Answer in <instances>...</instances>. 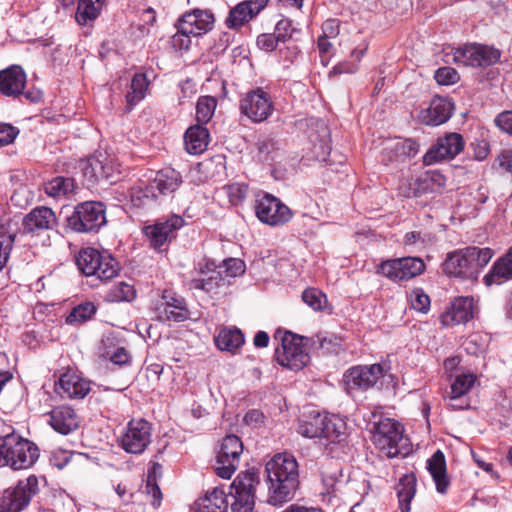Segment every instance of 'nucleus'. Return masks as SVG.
Instances as JSON below:
<instances>
[{"mask_svg": "<svg viewBox=\"0 0 512 512\" xmlns=\"http://www.w3.org/2000/svg\"><path fill=\"white\" fill-rule=\"evenodd\" d=\"M268 496L273 506L292 500L299 488V465L296 458L287 452L277 453L265 464Z\"/></svg>", "mask_w": 512, "mask_h": 512, "instance_id": "obj_1", "label": "nucleus"}, {"mask_svg": "<svg viewBox=\"0 0 512 512\" xmlns=\"http://www.w3.org/2000/svg\"><path fill=\"white\" fill-rule=\"evenodd\" d=\"M493 256L490 248L466 247L449 252L443 262V271L448 276L475 280Z\"/></svg>", "mask_w": 512, "mask_h": 512, "instance_id": "obj_2", "label": "nucleus"}, {"mask_svg": "<svg viewBox=\"0 0 512 512\" xmlns=\"http://www.w3.org/2000/svg\"><path fill=\"white\" fill-rule=\"evenodd\" d=\"M66 222L67 227L77 233L97 232L106 224L105 206L97 201L79 203Z\"/></svg>", "mask_w": 512, "mask_h": 512, "instance_id": "obj_3", "label": "nucleus"}, {"mask_svg": "<svg viewBox=\"0 0 512 512\" xmlns=\"http://www.w3.org/2000/svg\"><path fill=\"white\" fill-rule=\"evenodd\" d=\"M384 375L381 364L356 365L344 372L342 384L349 395H355L373 388Z\"/></svg>", "mask_w": 512, "mask_h": 512, "instance_id": "obj_4", "label": "nucleus"}, {"mask_svg": "<svg viewBox=\"0 0 512 512\" xmlns=\"http://www.w3.org/2000/svg\"><path fill=\"white\" fill-rule=\"evenodd\" d=\"M39 492V482L35 475L21 479L4 491L0 498V512H20L28 507L32 498Z\"/></svg>", "mask_w": 512, "mask_h": 512, "instance_id": "obj_5", "label": "nucleus"}, {"mask_svg": "<svg viewBox=\"0 0 512 512\" xmlns=\"http://www.w3.org/2000/svg\"><path fill=\"white\" fill-rule=\"evenodd\" d=\"M7 467L12 470L31 468L38 460L40 452L38 446L14 433L7 435Z\"/></svg>", "mask_w": 512, "mask_h": 512, "instance_id": "obj_6", "label": "nucleus"}, {"mask_svg": "<svg viewBox=\"0 0 512 512\" xmlns=\"http://www.w3.org/2000/svg\"><path fill=\"white\" fill-rule=\"evenodd\" d=\"M239 110L251 122L258 124L268 120L275 106L270 93L262 88H256L240 99Z\"/></svg>", "mask_w": 512, "mask_h": 512, "instance_id": "obj_7", "label": "nucleus"}, {"mask_svg": "<svg viewBox=\"0 0 512 512\" xmlns=\"http://www.w3.org/2000/svg\"><path fill=\"white\" fill-rule=\"evenodd\" d=\"M303 337L290 332L285 333L281 340V348L275 351L277 362L290 370H301L310 362V355L303 344Z\"/></svg>", "mask_w": 512, "mask_h": 512, "instance_id": "obj_8", "label": "nucleus"}, {"mask_svg": "<svg viewBox=\"0 0 512 512\" xmlns=\"http://www.w3.org/2000/svg\"><path fill=\"white\" fill-rule=\"evenodd\" d=\"M372 441L386 457H396L403 441V426L393 419H382L375 425Z\"/></svg>", "mask_w": 512, "mask_h": 512, "instance_id": "obj_9", "label": "nucleus"}, {"mask_svg": "<svg viewBox=\"0 0 512 512\" xmlns=\"http://www.w3.org/2000/svg\"><path fill=\"white\" fill-rule=\"evenodd\" d=\"M259 483L255 472L239 474L230 486L229 494L233 498L232 512H251L254 507L255 487Z\"/></svg>", "mask_w": 512, "mask_h": 512, "instance_id": "obj_10", "label": "nucleus"}, {"mask_svg": "<svg viewBox=\"0 0 512 512\" xmlns=\"http://www.w3.org/2000/svg\"><path fill=\"white\" fill-rule=\"evenodd\" d=\"M152 427L145 419H132L119 437L121 448L130 454H141L151 443Z\"/></svg>", "mask_w": 512, "mask_h": 512, "instance_id": "obj_11", "label": "nucleus"}, {"mask_svg": "<svg viewBox=\"0 0 512 512\" xmlns=\"http://www.w3.org/2000/svg\"><path fill=\"white\" fill-rule=\"evenodd\" d=\"M243 443L236 435H227L222 439L216 460V474L223 479H230L238 468Z\"/></svg>", "mask_w": 512, "mask_h": 512, "instance_id": "obj_12", "label": "nucleus"}, {"mask_svg": "<svg viewBox=\"0 0 512 512\" xmlns=\"http://www.w3.org/2000/svg\"><path fill=\"white\" fill-rule=\"evenodd\" d=\"M255 213L264 224L280 226L289 222L293 216L288 206L272 194H264L256 200Z\"/></svg>", "mask_w": 512, "mask_h": 512, "instance_id": "obj_13", "label": "nucleus"}, {"mask_svg": "<svg viewBox=\"0 0 512 512\" xmlns=\"http://www.w3.org/2000/svg\"><path fill=\"white\" fill-rule=\"evenodd\" d=\"M184 225L181 216L172 215L167 219H159L154 224L145 226L143 233L149 240L150 246L160 250L167 242L175 238L176 231Z\"/></svg>", "mask_w": 512, "mask_h": 512, "instance_id": "obj_14", "label": "nucleus"}, {"mask_svg": "<svg viewBox=\"0 0 512 512\" xmlns=\"http://www.w3.org/2000/svg\"><path fill=\"white\" fill-rule=\"evenodd\" d=\"M83 176L89 185H94L101 180L113 181L116 166L104 153H98L80 162Z\"/></svg>", "mask_w": 512, "mask_h": 512, "instance_id": "obj_15", "label": "nucleus"}, {"mask_svg": "<svg viewBox=\"0 0 512 512\" xmlns=\"http://www.w3.org/2000/svg\"><path fill=\"white\" fill-rule=\"evenodd\" d=\"M156 313L159 320L168 322H183L190 317L185 299L168 290L163 292Z\"/></svg>", "mask_w": 512, "mask_h": 512, "instance_id": "obj_16", "label": "nucleus"}, {"mask_svg": "<svg viewBox=\"0 0 512 512\" xmlns=\"http://www.w3.org/2000/svg\"><path fill=\"white\" fill-rule=\"evenodd\" d=\"M464 148L463 137L458 133H449L439 138L423 156L425 165H432L436 162L453 159Z\"/></svg>", "mask_w": 512, "mask_h": 512, "instance_id": "obj_17", "label": "nucleus"}, {"mask_svg": "<svg viewBox=\"0 0 512 512\" xmlns=\"http://www.w3.org/2000/svg\"><path fill=\"white\" fill-rule=\"evenodd\" d=\"M90 390V381L70 370L62 374L55 383V391L62 398L83 399Z\"/></svg>", "mask_w": 512, "mask_h": 512, "instance_id": "obj_18", "label": "nucleus"}, {"mask_svg": "<svg viewBox=\"0 0 512 512\" xmlns=\"http://www.w3.org/2000/svg\"><path fill=\"white\" fill-rule=\"evenodd\" d=\"M453 110L454 104L450 99L436 96L426 109L420 111L419 120L426 125L438 126L450 119Z\"/></svg>", "mask_w": 512, "mask_h": 512, "instance_id": "obj_19", "label": "nucleus"}, {"mask_svg": "<svg viewBox=\"0 0 512 512\" xmlns=\"http://www.w3.org/2000/svg\"><path fill=\"white\" fill-rule=\"evenodd\" d=\"M268 3V0H245L237 4L229 12L226 25L231 29H237L249 22L260 13Z\"/></svg>", "mask_w": 512, "mask_h": 512, "instance_id": "obj_20", "label": "nucleus"}, {"mask_svg": "<svg viewBox=\"0 0 512 512\" xmlns=\"http://www.w3.org/2000/svg\"><path fill=\"white\" fill-rule=\"evenodd\" d=\"M48 415L49 424L60 434L68 435L79 427L80 418L70 406H57L53 408Z\"/></svg>", "mask_w": 512, "mask_h": 512, "instance_id": "obj_21", "label": "nucleus"}, {"mask_svg": "<svg viewBox=\"0 0 512 512\" xmlns=\"http://www.w3.org/2000/svg\"><path fill=\"white\" fill-rule=\"evenodd\" d=\"M56 224V215L51 208L46 206L32 209L22 222L24 233H38L52 229Z\"/></svg>", "mask_w": 512, "mask_h": 512, "instance_id": "obj_22", "label": "nucleus"}, {"mask_svg": "<svg viewBox=\"0 0 512 512\" xmlns=\"http://www.w3.org/2000/svg\"><path fill=\"white\" fill-rule=\"evenodd\" d=\"M473 317V298L458 297L451 306L440 316L444 326L459 325L468 322Z\"/></svg>", "mask_w": 512, "mask_h": 512, "instance_id": "obj_23", "label": "nucleus"}, {"mask_svg": "<svg viewBox=\"0 0 512 512\" xmlns=\"http://www.w3.org/2000/svg\"><path fill=\"white\" fill-rule=\"evenodd\" d=\"M26 85V74L18 65L0 71V92L7 97H18Z\"/></svg>", "mask_w": 512, "mask_h": 512, "instance_id": "obj_24", "label": "nucleus"}, {"mask_svg": "<svg viewBox=\"0 0 512 512\" xmlns=\"http://www.w3.org/2000/svg\"><path fill=\"white\" fill-rule=\"evenodd\" d=\"M213 22L212 13L195 9L184 14L178 24H180V29H183L184 33H192L193 36H198L211 30Z\"/></svg>", "mask_w": 512, "mask_h": 512, "instance_id": "obj_25", "label": "nucleus"}, {"mask_svg": "<svg viewBox=\"0 0 512 512\" xmlns=\"http://www.w3.org/2000/svg\"><path fill=\"white\" fill-rule=\"evenodd\" d=\"M419 152L417 141L408 139H394L388 141L383 148L384 160L388 162H401L407 158L414 157Z\"/></svg>", "mask_w": 512, "mask_h": 512, "instance_id": "obj_26", "label": "nucleus"}, {"mask_svg": "<svg viewBox=\"0 0 512 512\" xmlns=\"http://www.w3.org/2000/svg\"><path fill=\"white\" fill-rule=\"evenodd\" d=\"M159 200L173 194L182 184L181 174L173 168L167 167L157 171L150 181Z\"/></svg>", "mask_w": 512, "mask_h": 512, "instance_id": "obj_27", "label": "nucleus"}, {"mask_svg": "<svg viewBox=\"0 0 512 512\" xmlns=\"http://www.w3.org/2000/svg\"><path fill=\"white\" fill-rule=\"evenodd\" d=\"M206 269L209 275L193 278L189 282V288L191 290H203L212 296L217 295L219 288L227 285L229 282L222 275V271L217 270L214 262H207Z\"/></svg>", "mask_w": 512, "mask_h": 512, "instance_id": "obj_28", "label": "nucleus"}, {"mask_svg": "<svg viewBox=\"0 0 512 512\" xmlns=\"http://www.w3.org/2000/svg\"><path fill=\"white\" fill-rule=\"evenodd\" d=\"M427 469L435 482L437 492L445 494L450 480L447 475L445 456L441 450H437L428 459Z\"/></svg>", "mask_w": 512, "mask_h": 512, "instance_id": "obj_29", "label": "nucleus"}, {"mask_svg": "<svg viewBox=\"0 0 512 512\" xmlns=\"http://www.w3.org/2000/svg\"><path fill=\"white\" fill-rule=\"evenodd\" d=\"M512 279V247L507 254L499 258L484 277L487 286L501 285Z\"/></svg>", "mask_w": 512, "mask_h": 512, "instance_id": "obj_30", "label": "nucleus"}, {"mask_svg": "<svg viewBox=\"0 0 512 512\" xmlns=\"http://www.w3.org/2000/svg\"><path fill=\"white\" fill-rule=\"evenodd\" d=\"M209 143V132L203 125L197 124L187 129L184 135L186 151L192 155L203 153Z\"/></svg>", "mask_w": 512, "mask_h": 512, "instance_id": "obj_31", "label": "nucleus"}, {"mask_svg": "<svg viewBox=\"0 0 512 512\" xmlns=\"http://www.w3.org/2000/svg\"><path fill=\"white\" fill-rule=\"evenodd\" d=\"M446 177L438 170H428L417 179L419 194H440L446 186Z\"/></svg>", "mask_w": 512, "mask_h": 512, "instance_id": "obj_32", "label": "nucleus"}, {"mask_svg": "<svg viewBox=\"0 0 512 512\" xmlns=\"http://www.w3.org/2000/svg\"><path fill=\"white\" fill-rule=\"evenodd\" d=\"M401 512H410V503L416 493V477L413 473L405 474L396 486Z\"/></svg>", "mask_w": 512, "mask_h": 512, "instance_id": "obj_33", "label": "nucleus"}, {"mask_svg": "<svg viewBox=\"0 0 512 512\" xmlns=\"http://www.w3.org/2000/svg\"><path fill=\"white\" fill-rule=\"evenodd\" d=\"M215 343L220 350L234 353L244 344V335L236 327H225L215 337Z\"/></svg>", "mask_w": 512, "mask_h": 512, "instance_id": "obj_34", "label": "nucleus"}, {"mask_svg": "<svg viewBox=\"0 0 512 512\" xmlns=\"http://www.w3.org/2000/svg\"><path fill=\"white\" fill-rule=\"evenodd\" d=\"M105 0H78L75 20L79 25L93 23L101 13Z\"/></svg>", "mask_w": 512, "mask_h": 512, "instance_id": "obj_35", "label": "nucleus"}, {"mask_svg": "<svg viewBox=\"0 0 512 512\" xmlns=\"http://www.w3.org/2000/svg\"><path fill=\"white\" fill-rule=\"evenodd\" d=\"M95 270L91 276L107 281L118 275L120 266L118 261L110 254L100 253L99 263L95 265Z\"/></svg>", "mask_w": 512, "mask_h": 512, "instance_id": "obj_36", "label": "nucleus"}, {"mask_svg": "<svg viewBox=\"0 0 512 512\" xmlns=\"http://www.w3.org/2000/svg\"><path fill=\"white\" fill-rule=\"evenodd\" d=\"M130 200L133 206L138 208L150 207L153 204L159 202V198L156 195V192L152 188L151 183L149 182L144 187L135 186L130 189Z\"/></svg>", "mask_w": 512, "mask_h": 512, "instance_id": "obj_37", "label": "nucleus"}, {"mask_svg": "<svg viewBox=\"0 0 512 512\" xmlns=\"http://www.w3.org/2000/svg\"><path fill=\"white\" fill-rule=\"evenodd\" d=\"M136 294L134 285L121 281L106 292L104 299L109 303L131 302L136 298Z\"/></svg>", "mask_w": 512, "mask_h": 512, "instance_id": "obj_38", "label": "nucleus"}, {"mask_svg": "<svg viewBox=\"0 0 512 512\" xmlns=\"http://www.w3.org/2000/svg\"><path fill=\"white\" fill-rule=\"evenodd\" d=\"M100 253L97 249L90 247L79 251L76 257V265L85 276H90L96 271L95 265L99 263Z\"/></svg>", "mask_w": 512, "mask_h": 512, "instance_id": "obj_39", "label": "nucleus"}, {"mask_svg": "<svg viewBox=\"0 0 512 512\" xmlns=\"http://www.w3.org/2000/svg\"><path fill=\"white\" fill-rule=\"evenodd\" d=\"M149 82L145 74H135L131 81L130 91L126 95L129 110L145 97Z\"/></svg>", "mask_w": 512, "mask_h": 512, "instance_id": "obj_40", "label": "nucleus"}, {"mask_svg": "<svg viewBox=\"0 0 512 512\" xmlns=\"http://www.w3.org/2000/svg\"><path fill=\"white\" fill-rule=\"evenodd\" d=\"M97 307L92 302H83L75 306L66 316V323L81 325L90 320L96 313Z\"/></svg>", "mask_w": 512, "mask_h": 512, "instance_id": "obj_41", "label": "nucleus"}, {"mask_svg": "<svg viewBox=\"0 0 512 512\" xmlns=\"http://www.w3.org/2000/svg\"><path fill=\"white\" fill-rule=\"evenodd\" d=\"M323 417V425L321 427V438H325L331 442L339 439V437L344 433L345 423L342 419L335 416H326Z\"/></svg>", "mask_w": 512, "mask_h": 512, "instance_id": "obj_42", "label": "nucleus"}, {"mask_svg": "<svg viewBox=\"0 0 512 512\" xmlns=\"http://www.w3.org/2000/svg\"><path fill=\"white\" fill-rule=\"evenodd\" d=\"M323 417L319 413L310 414L307 419L298 425V433L306 438H321Z\"/></svg>", "mask_w": 512, "mask_h": 512, "instance_id": "obj_43", "label": "nucleus"}, {"mask_svg": "<svg viewBox=\"0 0 512 512\" xmlns=\"http://www.w3.org/2000/svg\"><path fill=\"white\" fill-rule=\"evenodd\" d=\"M217 101L212 96H201L196 104V120L200 125L206 124L214 115Z\"/></svg>", "mask_w": 512, "mask_h": 512, "instance_id": "obj_44", "label": "nucleus"}, {"mask_svg": "<svg viewBox=\"0 0 512 512\" xmlns=\"http://www.w3.org/2000/svg\"><path fill=\"white\" fill-rule=\"evenodd\" d=\"M401 276L403 281L412 279L421 274L425 269L424 262L417 257L399 258Z\"/></svg>", "mask_w": 512, "mask_h": 512, "instance_id": "obj_45", "label": "nucleus"}, {"mask_svg": "<svg viewBox=\"0 0 512 512\" xmlns=\"http://www.w3.org/2000/svg\"><path fill=\"white\" fill-rule=\"evenodd\" d=\"M478 53L476 44L464 45L454 51L452 60L458 65L477 67L475 62L478 61Z\"/></svg>", "mask_w": 512, "mask_h": 512, "instance_id": "obj_46", "label": "nucleus"}, {"mask_svg": "<svg viewBox=\"0 0 512 512\" xmlns=\"http://www.w3.org/2000/svg\"><path fill=\"white\" fill-rule=\"evenodd\" d=\"M74 189V180L65 177H56L45 186V192L52 197L65 196Z\"/></svg>", "mask_w": 512, "mask_h": 512, "instance_id": "obj_47", "label": "nucleus"}, {"mask_svg": "<svg viewBox=\"0 0 512 512\" xmlns=\"http://www.w3.org/2000/svg\"><path fill=\"white\" fill-rule=\"evenodd\" d=\"M476 49L479 52L477 54L478 61L475 62L476 66L478 67H487L493 65L500 59L501 53L494 47L476 44Z\"/></svg>", "mask_w": 512, "mask_h": 512, "instance_id": "obj_48", "label": "nucleus"}, {"mask_svg": "<svg viewBox=\"0 0 512 512\" xmlns=\"http://www.w3.org/2000/svg\"><path fill=\"white\" fill-rule=\"evenodd\" d=\"M14 240L15 236L10 234L3 225H0V271L9 259Z\"/></svg>", "mask_w": 512, "mask_h": 512, "instance_id": "obj_49", "label": "nucleus"}, {"mask_svg": "<svg viewBox=\"0 0 512 512\" xmlns=\"http://www.w3.org/2000/svg\"><path fill=\"white\" fill-rule=\"evenodd\" d=\"M399 258L382 261L376 269L377 274H381L392 281H403L401 268L398 265Z\"/></svg>", "mask_w": 512, "mask_h": 512, "instance_id": "obj_50", "label": "nucleus"}, {"mask_svg": "<svg viewBox=\"0 0 512 512\" xmlns=\"http://www.w3.org/2000/svg\"><path fill=\"white\" fill-rule=\"evenodd\" d=\"M287 34L282 33H264L257 37V46L264 51L271 52L275 50L279 42H285Z\"/></svg>", "mask_w": 512, "mask_h": 512, "instance_id": "obj_51", "label": "nucleus"}, {"mask_svg": "<svg viewBox=\"0 0 512 512\" xmlns=\"http://www.w3.org/2000/svg\"><path fill=\"white\" fill-rule=\"evenodd\" d=\"M217 270L222 271V275L227 278H234L245 272V263L238 258H229L223 262V265L216 266Z\"/></svg>", "mask_w": 512, "mask_h": 512, "instance_id": "obj_52", "label": "nucleus"}, {"mask_svg": "<svg viewBox=\"0 0 512 512\" xmlns=\"http://www.w3.org/2000/svg\"><path fill=\"white\" fill-rule=\"evenodd\" d=\"M302 300L313 310H322L327 302L325 294L315 288H308L302 293Z\"/></svg>", "mask_w": 512, "mask_h": 512, "instance_id": "obj_53", "label": "nucleus"}, {"mask_svg": "<svg viewBox=\"0 0 512 512\" xmlns=\"http://www.w3.org/2000/svg\"><path fill=\"white\" fill-rule=\"evenodd\" d=\"M224 190L232 205H238L244 201L248 193V185L245 183H231Z\"/></svg>", "mask_w": 512, "mask_h": 512, "instance_id": "obj_54", "label": "nucleus"}, {"mask_svg": "<svg viewBox=\"0 0 512 512\" xmlns=\"http://www.w3.org/2000/svg\"><path fill=\"white\" fill-rule=\"evenodd\" d=\"M475 381L476 377L473 374L458 375L451 385L450 392L467 396L468 392L474 386Z\"/></svg>", "mask_w": 512, "mask_h": 512, "instance_id": "obj_55", "label": "nucleus"}, {"mask_svg": "<svg viewBox=\"0 0 512 512\" xmlns=\"http://www.w3.org/2000/svg\"><path fill=\"white\" fill-rule=\"evenodd\" d=\"M411 307L422 313H427L430 308V298L420 288L414 289L410 294Z\"/></svg>", "mask_w": 512, "mask_h": 512, "instance_id": "obj_56", "label": "nucleus"}, {"mask_svg": "<svg viewBox=\"0 0 512 512\" xmlns=\"http://www.w3.org/2000/svg\"><path fill=\"white\" fill-rule=\"evenodd\" d=\"M459 75L452 67H441L435 72V80L440 85H451L458 81Z\"/></svg>", "mask_w": 512, "mask_h": 512, "instance_id": "obj_57", "label": "nucleus"}, {"mask_svg": "<svg viewBox=\"0 0 512 512\" xmlns=\"http://www.w3.org/2000/svg\"><path fill=\"white\" fill-rule=\"evenodd\" d=\"M192 33H184L180 29V24L177 25V32L171 37V45L175 50H188L191 45L190 36Z\"/></svg>", "mask_w": 512, "mask_h": 512, "instance_id": "obj_58", "label": "nucleus"}, {"mask_svg": "<svg viewBox=\"0 0 512 512\" xmlns=\"http://www.w3.org/2000/svg\"><path fill=\"white\" fill-rule=\"evenodd\" d=\"M316 338L319 343V347L325 353L335 352L341 346L342 342L341 338L335 335L322 336L321 334H318Z\"/></svg>", "mask_w": 512, "mask_h": 512, "instance_id": "obj_59", "label": "nucleus"}, {"mask_svg": "<svg viewBox=\"0 0 512 512\" xmlns=\"http://www.w3.org/2000/svg\"><path fill=\"white\" fill-rule=\"evenodd\" d=\"M18 133L19 130L16 127L6 123H0V147L11 144Z\"/></svg>", "mask_w": 512, "mask_h": 512, "instance_id": "obj_60", "label": "nucleus"}, {"mask_svg": "<svg viewBox=\"0 0 512 512\" xmlns=\"http://www.w3.org/2000/svg\"><path fill=\"white\" fill-rule=\"evenodd\" d=\"M496 126L502 131L512 135V111H504L494 120Z\"/></svg>", "mask_w": 512, "mask_h": 512, "instance_id": "obj_61", "label": "nucleus"}, {"mask_svg": "<svg viewBox=\"0 0 512 512\" xmlns=\"http://www.w3.org/2000/svg\"><path fill=\"white\" fill-rule=\"evenodd\" d=\"M340 31L339 21L336 19H328L322 24V35L327 38H336Z\"/></svg>", "mask_w": 512, "mask_h": 512, "instance_id": "obj_62", "label": "nucleus"}, {"mask_svg": "<svg viewBox=\"0 0 512 512\" xmlns=\"http://www.w3.org/2000/svg\"><path fill=\"white\" fill-rule=\"evenodd\" d=\"M449 405L453 410H463L470 406V401L465 395L450 392Z\"/></svg>", "mask_w": 512, "mask_h": 512, "instance_id": "obj_63", "label": "nucleus"}, {"mask_svg": "<svg viewBox=\"0 0 512 512\" xmlns=\"http://www.w3.org/2000/svg\"><path fill=\"white\" fill-rule=\"evenodd\" d=\"M264 415L259 410H250L244 416V422L247 425L258 426L263 422Z\"/></svg>", "mask_w": 512, "mask_h": 512, "instance_id": "obj_64", "label": "nucleus"}]
</instances>
